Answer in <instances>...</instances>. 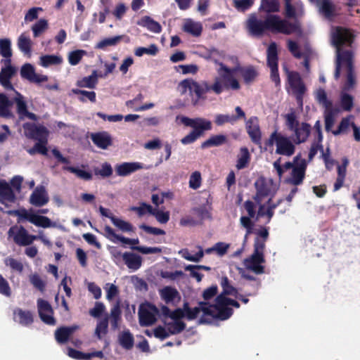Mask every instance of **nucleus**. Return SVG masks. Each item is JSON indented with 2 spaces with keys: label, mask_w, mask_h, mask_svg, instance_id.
Returning <instances> with one entry per match:
<instances>
[{
  "label": "nucleus",
  "mask_w": 360,
  "mask_h": 360,
  "mask_svg": "<svg viewBox=\"0 0 360 360\" xmlns=\"http://www.w3.org/2000/svg\"><path fill=\"white\" fill-rule=\"evenodd\" d=\"M158 52V46L153 44L148 47L139 46L134 49V54L137 57H141L143 55L155 56Z\"/></svg>",
  "instance_id": "nucleus-49"
},
{
  "label": "nucleus",
  "mask_w": 360,
  "mask_h": 360,
  "mask_svg": "<svg viewBox=\"0 0 360 360\" xmlns=\"http://www.w3.org/2000/svg\"><path fill=\"white\" fill-rule=\"evenodd\" d=\"M49 201V194L44 186H37L29 198V202L35 207H42L46 205Z\"/></svg>",
  "instance_id": "nucleus-19"
},
{
  "label": "nucleus",
  "mask_w": 360,
  "mask_h": 360,
  "mask_svg": "<svg viewBox=\"0 0 360 360\" xmlns=\"http://www.w3.org/2000/svg\"><path fill=\"white\" fill-rule=\"evenodd\" d=\"M176 119L185 126L191 127L193 129V130L200 132V136L203 134L205 131L212 129L211 122L202 117L193 119L185 116H177Z\"/></svg>",
  "instance_id": "nucleus-11"
},
{
  "label": "nucleus",
  "mask_w": 360,
  "mask_h": 360,
  "mask_svg": "<svg viewBox=\"0 0 360 360\" xmlns=\"http://www.w3.org/2000/svg\"><path fill=\"white\" fill-rule=\"evenodd\" d=\"M64 169L75 174L78 178L84 180L89 181L92 179V174L91 172L84 170L79 167H65Z\"/></svg>",
  "instance_id": "nucleus-52"
},
{
  "label": "nucleus",
  "mask_w": 360,
  "mask_h": 360,
  "mask_svg": "<svg viewBox=\"0 0 360 360\" xmlns=\"http://www.w3.org/2000/svg\"><path fill=\"white\" fill-rule=\"evenodd\" d=\"M122 259L128 269L133 271L138 270L142 265L141 257L133 252L123 253Z\"/></svg>",
  "instance_id": "nucleus-29"
},
{
  "label": "nucleus",
  "mask_w": 360,
  "mask_h": 360,
  "mask_svg": "<svg viewBox=\"0 0 360 360\" xmlns=\"http://www.w3.org/2000/svg\"><path fill=\"white\" fill-rule=\"evenodd\" d=\"M265 259L264 257V255H257L253 253L248 258H246L243 261V264L245 267L252 271V272L257 274H261L264 273V266Z\"/></svg>",
  "instance_id": "nucleus-17"
},
{
  "label": "nucleus",
  "mask_w": 360,
  "mask_h": 360,
  "mask_svg": "<svg viewBox=\"0 0 360 360\" xmlns=\"http://www.w3.org/2000/svg\"><path fill=\"white\" fill-rule=\"evenodd\" d=\"M285 119L286 126L292 131L300 124L297 120L296 114L293 111L285 115Z\"/></svg>",
  "instance_id": "nucleus-62"
},
{
  "label": "nucleus",
  "mask_w": 360,
  "mask_h": 360,
  "mask_svg": "<svg viewBox=\"0 0 360 360\" xmlns=\"http://www.w3.org/2000/svg\"><path fill=\"white\" fill-rule=\"evenodd\" d=\"M255 0H233L234 7L238 11H245L249 9L254 4Z\"/></svg>",
  "instance_id": "nucleus-63"
},
{
  "label": "nucleus",
  "mask_w": 360,
  "mask_h": 360,
  "mask_svg": "<svg viewBox=\"0 0 360 360\" xmlns=\"http://www.w3.org/2000/svg\"><path fill=\"white\" fill-rule=\"evenodd\" d=\"M221 285L223 292L217 297L215 304L207 306L205 303H201L200 305L204 315H207L212 319L226 320L232 314L231 307L238 308L239 304L226 297V295H233L236 293V289L229 284L227 277L221 278Z\"/></svg>",
  "instance_id": "nucleus-4"
},
{
  "label": "nucleus",
  "mask_w": 360,
  "mask_h": 360,
  "mask_svg": "<svg viewBox=\"0 0 360 360\" xmlns=\"http://www.w3.org/2000/svg\"><path fill=\"white\" fill-rule=\"evenodd\" d=\"M112 167L108 162H104L101 165L100 168H95L94 173L96 175H99L103 178L109 177L112 174Z\"/></svg>",
  "instance_id": "nucleus-57"
},
{
  "label": "nucleus",
  "mask_w": 360,
  "mask_h": 360,
  "mask_svg": "<svg viewBox=\"0 0 360 360\" xmlns=\"http://www.w3.org/2000/svg\"><path fill=\"white\" fill-rule=\"evenodd\" d=\"M104 236L112 243H117L119 241L123 244L131 245H138L139 243V240L138 238L131 239L117 234L115 231L109 226H105L104 227Z\"/></svg>",
  "instance_id": "nucleus-23"
},
{
  "label": "nucleus",
  "mask_w": 360,
  "mask_h": 360,
  "mask_svg": "<svg viewBox=\"0 0 360 360\" xmlns=\"http://www.w3.org/2000/svg\"><path fill=\"white\" fill-rule=\"evenodd\" d=\"M1 63L4 66L0 71V84L5 89L15 91L11 79L16 75L18 70L11 65V59H3Z\"/></svg>",
  "instance_id": "nucleus-10"
},
{
  "label": "nucleus",
  "mask_w": 360,
  "mask_h": 360,
  "mask_svg": "<svg viewBox=\"0 0 360 360\" xmlns=\"http://www.w3.org/2000/svg\"><path fill=\"white\" fill-rule=\"evenodd\" d=\"M49 27L48 21L45 19L39 20L32 27V30L34 37H39L41 33L45 32Z\"/></svg>",
  "instance_id": "nucleus-54"
},
{
  "label": "nucleus",
  "mask_w": 360,
  "mask_h": 360,
  "mask_svg": "<svg viewBox=\"0 0 360 360\" xmlns=\"http://www.w3.org/2000/svg\"><path fill=\"white\" fill-rule=\"evenodd\" d=\"M112 223L115 226H116L120 231L122 232H133L134 226L131 223L123 220L122 219L117 217H112Z\"/></svg>",
  "instance_id": "nucleus-50"
},
{
  "label": "nucleus",
  "mask_w": 360,
  "mask_h": 360,
  "mask_svg": "<svg viewBox=\"0 0 360 360\" xmlns=\"http://www.w3.org/2000/svg\"><path fill=\"white\" fill-rule=\"evenodd\" d=\"M202 182L201 174L199 172H193L189 179V187L192 189H198L200 187Z\"/></svg>",
  "instance_id": "nucleus-64"
},
{
  "label": "nucleus",
  "mask_w": 360,
  "mask_h": 360,
  "mask_svg": "<svg viewBox=\"0 0 360 360\" xmlns=\"http://www.w3.org/2000/svg\"><path fill=\"white\" fill-rule=\"evenodd\" d=\"M315 97L318 103L321 105L325 110L333 107V103L328 99L327 94L324 89H317L315 91Z\"/></svg>",
  "instance_id": "nucleus-48"
},
{
  "label": "nucleus",
  "mask_w": 360,
  "mask_h": 360,
  "mask_svg": "<svg viewBox=\"0 0 360 360\" xmlns=\"http://www.w3.org/2000/svg\"><path fill=\"white\" fill-rule=\"evenodd\" d=\"M257 193L255 200L259 205L258 216H267L268 221L273 216L276 205L271 204V198L278 189V184L271 179L259 178L255 183Z\"/></svg>",
  "instance_id": "nucleus-6"
},
{
  "label": "nucleus",
  "mask_w": 360,
  "mask_h": 360,
  "mask_svg": "<svg viewBox=\"0 0 360 360\" xmlns=\"http://www.w3.org/2000/svg\"><path fill=\"white\" fill-rule=\"evenodd\" d=\"M68 354L69 356L76 359H89L92 357H98L102 359L103 357V354L101 351L91 353H82L73 349H69Z\"/></svg>",
  "instance_id": "nucleus-37"
},
{
  "label": "nucleus",
  "mask_w": 360,
  "mask_h": 360,
  "mask_svg": "<svg viewBox=\"0 0 360 360\" xmlns=\"http://www.w3.org/2000/svg\"><path fill=\"white\" fill-rule=\"evenodd\" d=\"M63 62V58L58 55H44L39 58V65L44 68L57 65Z\"/></svg>",
  "instance_id": "nucleus-38"
},
{
  "label": "nucleus",
  "mask_w": 360,
  "mask_h": 360,
  "mask_svg": "<svg viewBox=\"0 0 360 360\" xmlns=\"http://www.w3.org/2000/svg\"><path fill=\"white\" fill-rule=\"evenodd\" d=\"M150 214L154 216L156 220L160 224H166L169 219V212H163L162 210L152 208Z\"/></svg>",
  "instance_id": "nucleus-61"
},
{
  "label": "nucleus",
  "mask_w": 360,
  "mask_h": 360,
  "mask_svg": "<svg viewBox=\"0 0 360 360\" xmlns=\"http://www.w3.org/2000/svg\"><path fill=\"white\" fill-rule=\"evenodd\" d=\"M138 24L155 33H159L161 31L160 25L148 16H145L141 18Z\"/></svg>",
  "instance_id": "nucleus-44"
},
{
  "label": "nucleus",
  "mask_w": 360,
  "mask_h": 360,
  "mask_svg": "<svg viewBox=\"0 0 360 360\" xmlns=\"http://www.w3.org/2000/svg\"><path fill=\"white\" fill-rule=\"evenodd\" d=\"M192 214L199 221V224H201L203 220L211 217V214L206 207L195 208L192 210Z\"/></svg>",
  "instance_id": "nucleus-59"
},
{
  "label": "nucleus",
  "mask_w": 360,
  "mask_h": 360,
  "mask_svg": "<svg viewBox=\"0 0 360 360\" xmlns=\"http://www.w3.org/2000/svg\"><path fill=\"white\" fill-rule=\"evenodd\" d=\"M353 125L355 124L352 122V117L343 118L338 127V129L337 130L333 131V134L334 135H338L345 133L348 131L350 127H353Z\"/></svg>",
  "instance_id": "nucleus-55"
},
{
  "label": "nucleus",
  "mask_w": 360,
  "mask_h": 360,
  "mask_svg": "<svg viewBox=\"0 0 360 360\" xmlns=\"http://www.w3.org/2000/svg\"><path fill=\"white\" fill-rule=\"evenodd\" d=\"M12 105L11 102L8 100V97L0 94V117H10L12 116L11 107Z\"/></svg>",
  "instance_id": "nucleus-41"
},
{
  "label": "nucleus",
  "mask_w": 360,
  "mask_h": 360,
  "mask_svg": "<svg viewBox=\"0 0 360 360\" xmlns=\"http://www.w3.org/2000/svg\"><path fill=\"white\" fill-rule=\"evenodd\" d=\"M267 63L271 69V78L277 85L280 83L278 73L277 49L275 43H271L267 49Z\"/></svg>",
  "instance_id": "nucleus-14"
},
{
  "label": "nucleus",
  "mask_w": 360,
  "mask_h": 360,
  "mask_svg": "<svg viewBox=\"0 0 360 360\" xmlns=\"http://www.w3.org/2000/svg\"><path fill=\"white\" fill-rule=\"evenodd\" d=\"M125 38L124 35H118L112 37L105 38L98 41L96 45L97 49H105L108 46H114L118 44L122 39Z\"/></svg>",
  "instance_id": "nucleus-40"
},
{
  "label": "nucleus",
  "mask_w": 360,
  "mask_h": 360,
  "mask_svg": "<svg viewBox=\"0 0 360 360\" xmlns=\"http://www.w3.org/2000/svg\"><path fill=\"white\" fill-rule=\"evenodd\" d=\"M250 160V155L247 148H241L238 155L236 167L241 169L247 167Z\"/></svg>",
  "instance_id": "nucleus-47"
},
{
  "label": "nucleus",
  "mask_w": 360,
  "mask_h": 360,
  "mask_svg": "<svg viewBox=\"0 0 360 360\" xmlns=\"http://www.w3.org/2000/svg\"><path fill=\"white\" fill-rule=\"evenodd\" d=\"M339 112L338 108H330L324 111L325 125L327 131L331 130L335 122L336 116Z\"/></svg>",
  "instance_id": "nucleus-39"
},
{
  "label": "nucleus",
  "mask_w": 360,
  "mask_h": 360,
  "mask_svg": "<svg viewBox=\"0 0 360 360\" xmlns=\"http://www.w3.org/2000/svg\"><path fill=\"white\" fill-rule=\"evenodd\" d=\"M110 319L112 328L114 330L118 329L121 321V310L119 303L111 309Z\"/></svg>",
  "instance_id": "nucleus-46"
},
{
  "label": "nucleus",
  "mask_w": 360,
  "mask_h": 360,
  "mask_svg": "<svg viewBox=\"0 0 360 360\" xmlns=\"http://www.w3.org/2000/svg\"><path fill=\"white\" fill-rule=\"evenodd\" d=\"M267 144L276 145V153L287 157L292 155L295 150L294 143L287 136L282 135L277 131L270 135Z\"/></svg>",
  "instance_id": "nucleus-8"
},
{
  "label": "nucleus",
  "mask_w": 360,
  "mask_h": 360,
  "mask_svg": "<svg viewBox=\"0 0 360 360\" xmlns=\"http://www.w3.org/2000/svg\"><path fill=\"white\" fill-rule=\"evenodd\" d=\"M331 39L336 48L337 55L335 77L338 79L341 72H345L347 76V82L340 95L341 107L343 110L349 111L353 106V97L345 91L353 88L355 84V75L352 67L353 56L349 51H342V46L352 44L353 34L347 29L336 27L331 30Z\"/></svg>",
  "instance_id": "nucleus-1"
},
{
  "label": "nucleus",
  "mask_w": 360,
  "mask_h": 360,
  "mask_svg": "<svg viewBox=\"0 0 360 360\" xmlns=\"http://www.w3.org/2000/svg\"><path fill=\"white\" fill-rule=\"evenodd\" d=\"M8 234L13 241L21 246H27L37 240V236L31 235L22 226H14L10 228Z\"/></svg>",
  "instance_id": "nucleus-9"
},
{
  "label": "nucleus",
  "mask_w": 360,
  "mask_h": 360,
  "mask_svg": "<svg viewBox=\"0 0 360 360\" xmlns=\"http://www.w3.org/2000/svg\"><path fill=\"white\" fill-rule=\"evenodd\" d=\"M292 131L295 132V138L293 141L296 144L304 142L309 136L310 131V126L306 123H300L299 126Z\"/></svg>",
  "instance_id": "nucleus-31"
},
{
  "label": "nucleus",
  "mask_w": 360,
  "mask_h": 360,
  "mask_svg": "<svg viewBox=\"0 0 360 360\" xmlns=\"http://www.w3.org/2000/svg\"><path fill=\"white\" fill-rule=\"evenodd\" d=\"M245 28L250 35L255 37H261L266 30L285 34L300 31V25L297 22H289L276 15H268L262 20L255 13L248 15L245 21Z\"/></svg>",
  "instance_id": "nucleus-3"
},
{
  "label": "nucleus",
  "mask_w": 360,
  "mask_h": 360,
  "mask_svg": "<svg viewBox=\"0 0 360 360\" xmlns=\"http://www.w3.org/2000/svg\"><path fill=\"white\" fill-rule=\"evenodd\" d=\"M226 139V136L223 134L214 135L204 141L201 145V148H206L212 146H219L225 143Z\"/></svg>",
  "instance_id": "nucleus-42"
},
{
  "label": "nucleus",
  "mask_w": 360,
  "mask_h": 360,
  "mask_svg": "<svg viewBox=\"0 0 360 360\" xmlns=\"http://www.w3.org/2000/svg\"><path fill=\"white\" fill-rule=\"evenodd\" d=\"M86 54V52L84 50H75L71 51L68 55V61L70 65H76Z\"/></svg>",
  "instance_id": "nucleus-60"
},
{
  "label": "nucleus",
  "mask_w": 360,
  "mask_h": 360,
  "mask_svg": "<svg viewBox=\"0 0 360 360\" xmlns=\"http://www.w3.org/2000/svg\"><path fill=\"white\" fill-rule=\"evenodd\" d=\"M227 68L232 70L231 74H230L231 75V77H233V78H234L238 82V81L236 77L238 75H241L246 82H250L254 80L257 75L255 70L252 67L245 68H241L240 67Z\"/></svg>",
  "instance_id": "nucleus-26"
},
{
  "label": "nucleus",
  "mask_w": 360,
  "mask_h": 360,
  "mask_svg": "<svg viewBox=\"0 0 360 360\" xmlns=\"http://www.w3.org/2000/svg\"><path fill=\"white\" fill-rule=\"evenodd\" d=\"M20 75L22 78L37 84L48 80V77L46 75L36 73L34 67L30 63L25 64L21 68Z\"/></svg>",
  "instance_id": "nucleus-22"
},
{
  "label": "nucleus",
  "mask_w": 360,
  "mask_h": 360,
  "mask_svg": "<svg viewBox=\"0 0 360 360\" xmlns=\"http://www.w3.org/2000/svg\"><path fill=\"white\" fill-rule=\"evenodd\" d=\"M77 326H72L70 327H63L58 329L55 333V337L58 342H65L69 337L78 329Z\"/></svg>",
  "instance_id": "nucleus-35"
},
{
  "label": "nucleus",
  "mask_w": 360,
  "mask_h": 360,
  "mask_svg": "<svg viewBox=\"0 0 360 360\" xmlns=\"http://www.w3.org/2000/svg\"><path fill=\"white\" fill-rule=\"evenodd\" d=\"M119 341L120 345L126 349L131 348L134 345V338L129 330L120 333Z\"/></svg>",
  "instance_id": "nucleus-53"
},
{
  "label": "nucleus",
  "mask_w": 360,
  "mask_h": 360,
  "mask_svg": "<svg viewBox=\"0 0 360 360\" xmlns=\"http://www.w3.org/2000/svg\"><path fill=\"white\" fill-rule=\"evenodd\" d=\"M259 9L266 13H275L279 11L280 4L278 0H261Z\"/></svg>",
  "instance_id": "nucleus-45"
},
{
  "label": "nucleus",
  "mask_w": 360,
  "mask_h": 360,
  "mask_svg": "<svg viewBox=\"0 0 360 360\" xmlns=\"http://www.w3.org/2000/svg\"><path fill=\"white\" fill-rule=\"evenodd\" d=\"M247 131L255 143H259L261 139V132L258 119L255 117H250L246 122Z\"/></svg>",
  "instance_id": "nucleus-28"
},
{
  "label": "nucleus",
  "mask_w": 360,
  "mask_h": 360,
  "mask_svg": "<svg viewBox=\"0 0 360 360\" xmlns=\"http://www.w3.org/2000/svg\"><path fill=\"white\" fill-rule=\"evenodd\" d=\"M37 307L41 319L47 324H55L51 305L46 301L39 299L37 301Z\"/></svg>",
  "instance_id": "nucleus-24"
},
{
  "label": "nucleus",
  "mask_w": 360,
  "mask_h": 360,
  "mask_svg": "<svg viewBox=\"0 0 360 360\" xmlns=\"http://www.w3.org/2000/svg\"><path fill=\"white\" fill-rule=\"evenodd\" d=\"M237 121V117L234 115L217 114L215 115L214 122L218 126H221L226 123L234 124Z\"/></svg>",
  "instance_id": "nucleus-58"
},
{
  "label": "nucleus",
  "mask_w": 360,
  "mask_h": 360,
  "mask_svg": "<svg viewBox=\"0 0 360 360\" xmlns=\"http://www.w3.org/2000/svg\"><path fill=\"white\" fill-rule=\"evenodd\" d=\"M182 30L194 37H198L202 33V25L200 22L194 21L191 18H186L184 20Z\"/></svg>",
  "instance_id": "nucleus-30"
},
{
  "label": "nucleus",
  "mask_w": 360,
  "mask_h": 360,
  "mask_svg": "<svg viewBox=\"0 0 360 360\" xmlns=\"http://www.w3.org/2000/svg\"><path fill=\"white\" fill-rule=\"evenodd\" d=\"M17 44L19 49L25 55H28L29 56H30L32 41L29 36H27L25 33L21 34L18 39Z\"/></svg>",
  "instance_id": "nucleus-36"
},
{
  "label": "nucleus",
  "mask_w": 360,
  "mask_h": 360,
  "mask_svg": "<svg viewBox=\"0 0 360 360\" xmlns=\"http://www.w3.org/2000/svg\"><path fill=\"white\" fill-rule=\"evenodd\" d=\"M164 313L167 316L165 321V326L167 330L172 335L179 333L185 328L184 323L181 321V318L186 316L188 319L192 320L202 316L200 323H210V319L207 315H204L202 310V307L200 304L198 307L191 309L188 307V304H184L183 309H177L174 311H170L167 307L163 308Z\"/></svg>",
  "instance_id": "nucleus-5"
},
{
  "label": "nucleus",
  "mask_w": 360,
  "mask_h": 360,
  "mask_svg": "<svg viewBox=\"0 0 360 360\" xmlns=\"http://www.w3.org/2000/svg\"><path fill=\"white\" fill-rule=\"evenodd\" d=\"M159 294L162 300L167 304H176L180 300V295L176 288L166 286L159 290Z\"/></svg>",
  "instance_id": "nucleus-25"
},
{
  "label": "nucleus",
  "mask_w": 360,
  "mask_h": 360,
  "mask_svg": "<svg viewBox=\"0 0 360 360\" xmlns=\"http://www.w3.org/2000/svg\"><path fill=\"white\" fill-rule=\"evenodd\" d=\"M295 166L293 167L291 175L287 181L293 185H299L302 182L304 177L306 162L297 155L295 158Z\"/></svg>",
  "instance_id": "nucleus-15"
},
{
  "label": "nucleus",
  "mask_w": 360,
  "mask_h": 360,
  "mask_svg": "<svg viewBox=\"0 0 360 360\" xmlns=\"http://www.w3.org/2000/svg\"><path fill=\"white\" fill-rule=\"evenodd\" d=\"M198 252L195 255H191L188 249H183L179 252V254L185 259L193 262H200L204 256V252L202 248L200 246L198 247Z\"/></svg>",
  "instance_id": "nucleus-43"
},
{
  "label": "nucleus",
  "mask_w": 360,
  "mask_h": 360,
  "mask_svg": "<svg viewBox=\"0 0 360 360\" xmlns=\"http://www.w3.org/2000/svg\"><path fill=\"white\" fill-rule=\"evenodd\" d=\"M11 41L8 39H0V53L4 59H11L12 51L11 49Z\"/></svg>",
  "instance_id": "nucleus-56"
},
{
  "label": "nucleus",
  "mask_w": 360,
  "mask_h": 360,
  "mask_svg": "<svg viewBox=\"0 0 360 360\" xmlns=\"http://www.w3.org/2000/svg\"><path fill=\"white\" fill-rule=\"evenodd\" d=\"M8 213L18 217V221L24 220L28 221L34 225L42 228H49L56 226L49 218L45 216L37 214L32 209L26 210L21 208L15 210H10Z\"/></svg>",
  "instance_id": "nucleus-7"
},
{
  "label": "nucleus",
  "mask_w": 360,
  "mask_h": 360,
  "mask_svg": "<svg viewBox=\"0 0 360 360\" xmlns=\"http://www.w3.org/2000/svg\"><path fill=\"white\" fill-rule=\"evenodd\" d=\"M13 91L15 95L13 100L16 104L17 112L19 115L20 118H28L32 120H36L37 118V116L34 113L27 111V103L25 97L18 91L15 90Z\"/></svg>",
  "instance_id": "nucleus-20"
},
{
  "label": "nucleus",
  "mask_w": 360,
  "mask_h": 360,
  "mask_svg": "<svg viewBox=\"0 0 360 360\" xmlns=\"http://www.w3.org/2000/svg\"><path fill=\"white\" fill-rule=\"evenodd\" d=\"M13 319L15 322L27 326L32 323L33 316L29 311L16 309L13 312Z\"/></svg>",
  "instance_id": "nucleus-32"
},
{
  "label": "nucleus",
  "mask_w": 360,
  "mask_h": 360,
  "mask_svg": "<svg viewBox=\"0 0 360 360\" xmlns=\"http://www.w3.org/2000/svg\"><path fill=\"white\" fill-rule=\"evenodd\" d=\"M16 199L10 184L5 180H0V202L9 207L16 202Z\"/></svg>",
  "instance_id": "nucleus-16"
},
{
  "label": "nucleus",
  "mask_w": 360,
  "mask_h": 360,
  "mask_svg": "<svg viewBox=\"0 0 360 360\" xmlns=\"http://www.w3.org/2000/svg\"><path fill=\"white\" fill-rule=\"evenodd\" d=\"M284 13L287 18L297 19L305 14L304 4L302 0H283Z\"/></svg>",
  "instance_id": "nucleus-13"
},
{
  "label": "nucleus",
  "mask_w": 360,
  "mask_h": 360,
  "mask_svg": "<svg viewBox=\"0 0 360 360\" xmlns=\"http://www.w3.org/2000/svg\"><path fill=\"white\" fill-rule=\"evenodd\" d=\"M102 77L101 74H98L96 70H94L91 75L84 77L77 82V85L82 88L93 89L98 82V78Z\"/></svg>",
  "instance_id": "nucleus-33"
},
{
  "label": "nucleus",
  "mask_w": 360,
  "mask_h": 360,
  "mask_svg": "<svg viewBox=\"0 0 360 360\" xmlns=\"http://www.w3.org/2000/svg\"><path fill=\"white\" fill-rule=\"evenodd\" d=\"M143 168V164L138 162H124L115 166L116 174L119 176H127Z\"/></svg>",
  "instance_id": "nucleus-21"
},
{
  "label": "nucleus",
  "mask_w": 360,
  "mask_h": 360,
  "mask_svg": "<svg viewBox=\"0 0 360 360\" xmlns=\"http://www.w3.org/2000/svg\"><path fill=\"white\" fill-rule=\"evenodd\" d=\"M93 143L99 148L107 149L112 144V138L106 131L93 133L91 134Z\"/></svg>",
  "instance_id": "nucleus-27"
},
{
  "label": "nucleus",
  "mask_w": 360,
  "mask_h": 360,
  "mask_svg": "<svg viewBox=\"0 0 360 360\" xmlns=\"http://www.w3.org/2000/svg\"><path fill=\"white\" fill-rule=\"evenodd\" d=\"M288 75L289 84L292 89V93L297 96V99H300L302 95L305 91V86L301 80L300 76L297 72H290L285 68Z\"/></svg>",
  "instance_id": "nucleus-18"
},
{
  "label": "nucleus",
  "mask_w": 360,
  "mask_h": 360,
  "mask_svg": "<svg viewBox=\"0 0 360 360\" xmlns=\"http://www.w3.org/2000/svg\"><path fill=\"white\" fill-rule=\"evenodd\" d=\"M319 13L326 18H330L335 15V7L330 0H321L316 6Z\"/></svg>",
  "instance_id": "nucleus-34"
},
{
  "label": "nucleus",
  "mask_w": 360,
  "mask_h": 360,
  "mask_svg": "<svg viewBox=\"0 0 360 360\" xmlns=\"http://www.w3.org/2000/svg\"><path fill=\"white\" fill-rule=\"evenodd\" d=\"M220 69L218 70L219 76L215 77L214 83L209 84L206 82L200 84L193 79H184L180 82L178 89L181 94H195L197 99L200 98L203 94L209 91H213L216 94H221L224 89L231 88L237 90L240 88L238 82L231 77V70L226 66L220 64Z\"/></svg>",
  "instance_id": "nucleus-2"
},
{
  "label": "nucleus",
  "mask_w": 360,
  "mask_h": 360,
  "mask_svg": "<svg viewBox=\"0 0 360 360\" xmlns=\"http://www.w3.org/2000/svg\"><path fill=\"white\" fill-rule=\"evenodd\" d=\"M108 319L105 318L98 321L96 329L95 335L98 338L101 339L108 333Z\"/></svg>",
  "instance_id": "nucleus-51"
},
{
  "label": "nucleus",
  "mask_w": 360,
  "mask_h": 360,
  "mask_svg": "<svg viewBox=\"0 0 360 360\" xmlns=\"http://www.w3.org/2000/svg\"><path fill=\"white\" fill-rule=\"evenodd\" d=\"M158 313V309L153 304L148 302L142 304L139 310L140 324L143 326L153 324Z\"/></svg>",
  "instance_id": "nucleus-12"
}]
</instances>
